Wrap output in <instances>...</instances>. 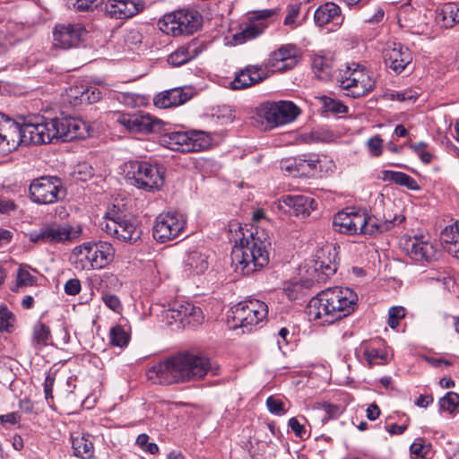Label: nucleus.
Segmentation results:
<instances>
[{
  "instance_id": "e433bc0d",
  "label": "nucleus",
  "mask_w": 459,
  "mask_h": 459,
  "mask_svg": "<svg viewBox=\"0 0 459 459\" xmlns=\"http://www.w3.org/2000/svg\"><path fill=\"white\" fill-rule=\"evenodd\" d=\"M312 68L316 76L322 81H327L333 75V62L327 57L315 56L312 62Z\"/></svg>"
},
{
  "instance_id": "9b49d317",
  "label": "nucleus",
  "mask_w": 459,
  "mask_h": 459,
  "mask_svg": "<svg viewBox=\"0 0 459 459\" xmlns=\"http://www.w3.org/2000/svg\"><path fill=\"white\" fill-rule=\"evenodd\" d=\"M201 24L202 16L195 10H178L164 15L159 21L160 30L173 36L193 34Z\"/></svg>"
},
{
  "instance_id": "c756f323",
  "label": "nucleus",
  "mask_w": 459,
  "mask_h": 459,
  "mask_svg": "<svg viewBox=\"0 0 459 459\" xmlns=\"http://www.w3.org/2000/svg\"><path fill=\"white\" fill-rule=\"evenodd\" d=\"M191 97L192 95L189 92L178 87L157 94L153 99V102L157 108H168L182 105L189 100Z\"/></svg>"
},
{
  "instance_id": "58836bf2",
  "label": "nucleus",
  "mask_w": 459,
  "mask_h": 459,
  "mask_svg": "<svg viewBox=\"0 0 459 459\" xmlns=\"http://www.w3.org/2000/svg\"><path fill=\"white\" fill-rule=\"evenodd\" d=\"M364 355L370 366L384 365L388 361V354L385 350L371 345L366 348Z\"/></svg>"
},
{
  "instance_id": "de8ad7c7",
  "label": "nucleus",
  "mask_w": 459,
  "mask_h": 459,
  "mask_svg": "<svg viewBox=\"0 0 459 459\" xmlns=\"http://www.w3.org/2000/svg\"><path fill=\"white\" fill-rule=\"evenodd\" d=\"M74 97L75 99H79L81 103L85 102L91 104L100 100L101 97V92L100 91V90L92 87L86 89L82 88V91H80V96L75 94Z\"/></svg>"
},
{
  "instance_id": "dca6fc26",
  "label": "nucleus",
  "mask_w": 459,
  "mask_h": 459,
  "mask_svg": "<svg viewBox=\"0 0 459 459\" xmlns=\"http://www.w3.org/2000/svg\"><path fill=\"white\" fill-rule=\"evenodd\" d=\"M116 121L131 134H154L163 126L160 119L142 111L118 114Z\"/></svg>"
},
{
  "instance_id": "cd10ccee",
  "label": "nucleus",
  "mask_w": 459,
  "mask_h": 459,
  "mask_svg": "<svg viewBox=\"0 0 459 459\" xmlns=\"http://www.w3.org/2000/svg\"><path fill=\"white\" fill-rule=\"evenodd\" d=\"M56 129H58L56 139L63 142H71L76 139L84 138L86 135V125L74 118L55 117Z\"/></svg>"
},
{
  "instance_id": "37998d69",
  "label": "nucleus",
  "mask_w": 459,
  "mask_h": 459,
  "mask_svg": "<svg viewBox=\"0 0 459 459\" xmlns=\"http://www.w3.org/2000/svg\"><path fill=\"white\" fill-rule=\"evenodd\" d=\"M51 337L50 330L42 322H38L33 327V341L39 345H47Z\"/></svg>"
},
{
  "instance_id": "603ef678",
  "label": "nucleus",
  "mask_w": 459,
  "mask_h": 459,
  "mask_svg": "<svg viewBox=\"0 0 459 459\" xmlns=\"http://www.w3.org/2000/svg\"><path fill=\"white\" fill-rule=\"evenodd\" d=\"M404 316L405 310L403 307H392L388 311L387 324L392 329H395Z\"/></svg>"
},
{
  "instance_id": "69168bd1",
  "label": "nucleus",
  "mask_w": 459,
  "mask_h": 459,
  "mask_svg": "<svg viewBox=\"0 0 459 459\" xmlns=\"http://www.w3.org/2000/svg\"><path fill=\"white\" fill-rule=\"evenodd\" d=\"M301 289V284L299 282H294L290 286H288L284 289V292L290 300H294L299 299V291Z\"/></svg>"
},
{
  "instance_id": "bf43d9fd",
  "label": "nucleus",
  "mask_w": 459,
  "mask_h": 459,
  "mask_svg": "<svg viewBox=\"0 0 459 459\" xmlns=\"http://www.w3.org/2000/svg\"><path fill=\"white\" fill-rule=\"evenodd\" d=\"M65 292L67 295L74 296L81 291V281L77 278L68 280L64 286Z\"/></svg>"
},
{
  "instance_id": "f03ea898",
  "label": "nucleus",
  "mask_w": 459,
  "mask_h": 459,
  "mask_svg": "<svg viewBox=\"0 0 459 459\" xmlns=\"http://www.w3.org/2000/svg\"><path fill=\"white\" fill-rule=\"evenodd\" d=\"M358 296L351 289L335 286L322 290L307 307L310 321L320 325H332L354 311Z\"/></svg>"
},
{
  "instance_id": "8fccbe9b",
  "label": "nucleus",
  "mask_w": 459,
  "mask_h": 459,
  "mask_svg": "<svg viewBox=\"0 0 459 459\" xmlns=\"http://www.w3.org/2000/svg\"><path fill=\"white\" fill-rule=\"evenodd\" d=\"M430 446L428 445L423 438H416L410 446L411 454L416 458H425L429 452Z\"/></svg>"
},
{
  "instance_id": "c9c22d12",
  "label": "nucleus",
  "mask_w": 459,
  "mask_h": 459,
  "mask_svg": "<svg viewBox=\"0 0 459 459\" xmlns=\"http://www.w3.org/2000/svg\"><path fill=\"white\" fill-rule=\"evenodd\" d=\"M382 179L384 181L394 182L396 185L405 186L410 190L420 189V186L412 177L401 171L384 170Z\"/></svg>"
},
{
  "instance_id": "72a5a7b5",
  "label": "nucleus",
  "mask_w": 459,
  "mask_h": 459,
  "mask_svg": "<svg viewBox=\"0 0 459 459\" xmlns=\"http://www.w3.org/2000/svg\"><path fill=\"white\" fill-rule=\"evenodd\" d=\"M437 22L444 28H452L459 23V5L446 3L437 12Z\"/></svg>"
},
{
  "instance_id": "423d86ee",
  "label": "nucleus",
  "mask_w": 459,
  "mask_h": 459,
  "mask_svg": "<svg viewBox=\"0 0 459 459\" xmlns=\"http://www.w3.org/2000/svg\"><path fill=\"white\" fill-rule=\"evenodd\" d=\"M124 167L126 179L139 189L154 192L164 185L163 166L146 160H129Z\"/></svg>"
},
{
  "instance_id": "f257e3e1",
  "label": "nucleus",
  "mask_w": 459,
  "mask_h": 459,
  "mask_svg": "<svg viewBox=\"0 0 459 459\" xmlns=\"http://www.w3.org/2000/svg\"><path fill=\"white\" fill-rule=\"evenodd\" d=\"M218 369L204 355L178 353L152 366L146 371V377L154 384L171 385L201 380L208 373L215 376Z\"/></svg>"
},
{
  "instance_id": "2eb2a0df",
  "label": "nucleus",
  "mask_w": 459,
  "mask_h": 459,
  "mask_svg": "<svg viewBox=\"0 0 459 459\" xmlns=\"http://www.w3.org/2000/svg\"><path fill=\"white\" fill-rule=\"evenodd\" d=\"M186 224V215L178 212L160 213L155 220L152 228L153 238L167 242L178 237Z\"/></svg>"
},
{
  "instance_id": "c85d7f7f",
  "label": "nucleus",
  "mask_w": 459,
  "mask_h": 459,
  "mask_svg": "<svg viewBox=\"0 0 459 459\" xmlns=\"http://www.w3.org/2000/svg\"><path fill=\"white\" fill-rule=\"evenodd\" d=\"M267 78V72L263 65H247L236 74L231 82L233 90H243L255 85Z\"/></svg>"
},
{
  "instance_id": "4be33fe9",
  "label": "nucleus",
  "mask_w": 459,
  "mask_h": 459,
  "mask_svg": "<svg viewBox=\"0 0 459 459\" xmlns=\"http://www.w3.org/2000/svg\"><path fill=\"white\" fill-rule=\"evenodd\" d=\"M22 126L0 112V156H5L22 143Z\"/></svg>"
},
{
  "instance_id": "393cba45",
  "label": "nucleus",
  "mask_w": 459,
  "mask_h": 459,
  "mask_svg": "<svg viewBox=\"0 0 459 459\" xmlns=\"http://www.w3.org/2000/svg\"><path fill=\"white\" fill-rule=\"evenodd\" d=\"M280 208L287 207L289 213L296 217L307 218L316 209L313 197L303 195H285L279 199Z\"/></svg>"
},
{
  "instance_id": "412c9836",
  "label": "nucleus",
  "mask_w": 459,
  "mask_h": 459,
  "mask_svg": "<svg viewBox=\"0 0 459 459\" xmlns=\"http://www.w3.org/2000/svg\"><path fill=\"white\" fill-rule=\"evenodd\" d=\"M277 13V9H264L254 12L252 16L240 31L233 35V40L236 44H243L247 40H251L261 35L267 28L266 20Z\"/></svg>"
},
{
  "instance_id": "ea45409f",
  "label": "nucleus",
  "mask_w": 459,
  "mask_h": 459,
  "mask_svg": "<svg viewBox=\"0 0 459 459\" xmlns=\"http://www.w3.org/2000/svg\"><path fill=\"white\" fill-rule=\"evenodd\" d=\"M109 340L113 346L123 348L128 344L130 335L123 326L117 325L110 329Z\"/></svg>"
},
{
  "instance_id": "a878e982",
  "label": "nucleus",
  "mask_w": 459,
  "mask_h": 459,
  "mask_svg": "<svg viewBox=\"0 0 459 459\" xmlns=\"http://www.w3.org/2000/svg\"><path fill=\"white\" fill-rule=\"evenodd\" d=\"M385 63L395 74H399L411 63L410 49L400 43H393L384 52Z\"/></svg>"
},
{
  "instance_id": "a18cd8bd",
  "label": "nucleus",
  "mask_w": 459,
  "mask_h": 459,
  "mask_svg": "<svg viewBox=\"0 0 459 459\" xmlns=\"http://www.w3.org/2000/svg\"><path fill=\"white\" fill-rule=\"evenodd\" d=\"M14 316L4 306H0V333H11L13 329Z\"/></svg>"
},
{
  "instance_id": "3c124183",
  "label": "nucleus",
  "mask_w": 459,
  "mask_h": 459,
  "mask_svg": "<svg viewBox=\"0 0 459 459\" xmlns=\"http://www.w3.org/2000/svg\"><path fill=\"white\" fill-rule=\"evenodd\" d=\"M37 277L31 274L29 268L21 266L17 271V282L21 286H33L37 282Z\"/></svg>"
},
{
  "instance_id": "4468645a",
  "label": "nucleus",
  "mask_w": 459,
  "mask_h": 459,
  "mask_svg": "<svg viewBox=\"0 0 459 459\" xmlns=\"http://www.w3.org/2000/svg\"><path fill=\"white\" fill-rule=\"evenodd\" d=\"M337 259L335 247L327 245L318 249L315 255L314 264L307 270L309 278L304 281L306 287L309 288L316 282L325 281L334 274L337 270Z\"/></svg>"
},
{
  "instance_id": "9d476101",
  "label": "nucleus",
  "mask_w": 459,
  "mask_h": 459,
  "mask_svg": "<svg viewBox=\"0 0 459 459\" xmlns=\"http://www.w3.org/2000/svg\"><path fill=\"white\" fill-rule=\"evenodd\" d=\"M267 315V305L264 301L252 299L238 302L232 307L228 317L234 322L232 327H249L248 331H250L253 326L264 323Z\"/></svg>"
},
{
  "instance_id": "864d4df0",
  "label": "nucleus",
  "mask_w": 459,
  "mask_h": 459,
  "mask_svg": "<svg viewBox=\"0 0 459 459\" xmlns=\"http://www.w3.org/2000/svg\"><path fill=\"white\" fill-rule=\"evenodd\" d=\"M321 409L325 414L323 417V421L337 419L343 411L342 408L340 405H335L328 403H324L321 405Z\"/></svg>"
},
{
  "instance_id": "473e14b6",
  "label": "nucleus",
  "mask_w": 459,
  "mask_h": 459,
  "mask_svg": "<svg viewBox=\"0 0 459 459\" xmlns=\"http://www.w3.org/2000/svg\"><path fill=\"white\" fill-rule=\"evenodd\" d=\"M444 248L455 257L459 258V227L452 224L446 227L440 235Z\"/></svg>"
},
{
  "instance_id": "39448f33",
  "label": "nucleus",
  "mask_w": 459,
  "mask_h": 459,
  "mask_svg": "<svg viewBox=\"0 0 459 459\" xmlns=\"http://www.w3.org/2000/svg\"><path fill=\"white\" fill-rule=\"evenodd\" d=\"M115 248L107 241H88L74 247L72 263L77 270H98L114 259Z\"/></svg>"
},
{
  "instance_id": "f8f14e48",
  "label": "nucleus",
  "mask_w": 459,
  "mask_h": 459,
  "mask_svg": "<svg viewBox=\"0 0 459 459\" xmlns=\"http://www.w3.org/2000/svg\"><path fill=\"white\" fill-rule=\"evenodd\" d=\"M108 212L101 223L102 230L118 240L135 243L141 238L142 230L136 219Z\"/></svg>"
},
{
  "instance_id": "7c9ffc66",
  "label": "nucleus",
  "mask_w": 459,
  "mask_h": 459,
  "mask_svg": "<svg viewBox=\"0 0 459 459\" xmlns=\"http://www.w3.org/2000/svg\"><path fill=\"white\" fill-rule=\"evenodd\" d=\"M202 51L201 43L197 40L179 46L168 56V63L172 66H180L196 57Z\"/></svg>"
},
{
  "instance_id": "5fc2aeb1",
  "label": "nucleus",
  "mask_w": 459,
  "mask_h": 459,
  "mask_svg": "<svg viewBox=\"0 0 459 459\" xmlns=\"http://www.w3.org/2000/svg\"><path fill=\"white\" fill-rule=\"evenodd\" d=\"M266 406L268 411L274 415H283L286 413L284 403L278 398L271 395L266 399Z\"/></svg>"
},
{
  "instance_id": "f704fd0d",
  "label": "nucleus",
  "mask_w": 459,
  "mask_h": 459,
  "mask_svg": "<svg viewBox=\"0 0 459 459\" xmlns=\"http://www.w3.org/2000/svg\"><path fill=\"white\" fill-rule=\"evenodd\" d=\"M72 447L74 450V455L78 458H94V446L92 441L90 439V435L88 434L72 437Z\"/></svg>"
},
{
  "instance_id": "aec40b11",
  "label": "nucleus",
  "mask_w": 459,
  "mask_h": 459,
  "mask_svg": "<svg viewBox=\"0 0 459 459\" xmlns=\"http://www.w3.org/2000/svg\"><path fill=\"white\" fill-rule=\"evenodd\" d=\"M403 249L411 260L419 263H430L439 255L436 245L424 235L409 237L403 243Z\"/></svg>"
},
{
  "instance_id": "a211bd4d",
  "label": "nucleus",
  "mask_w": 459,
  "mask_h": 459,
  "mask_svg": "<svg viewBox=\"0 0 459 459\" xmlns=\"http://www.w3.org/2000/svg\"><path fill=\"white\" fill-rule=\"evenodd\" d=\"M258 113L269 125L281 126L293 121L299 116V108L291 101L281 100L261 106Z\"/></svg>"
},
{
  "instance_id": "bb28decb",
  "label": "nucleus",
  "mask_w": 459,
  "mask_h": 459,
  "mask_svg": "<svg viewBox=\"0 0 459 459\" xmlns=\"http://www.w3.org/2000/svg\"><path fill=\"white\" fill-rule=\"evenodd\" d=\"M144 9L142 1L134 0H108L105 4V11L115 19L131 18Z\"/></svg>"
},
{
  "instance_id": "6e6552de",
  "label": "nucleus",
  "mask_w": 459,
  "mask_h": 459,
  "mask_svg": "<svg viewBox=\"0 0 459 459\" xmlns=\"http://www.w3.org/2000/svg\"><path fill=\"white\" fill-rule=\"evenodd\" d=\"M22 143L45 144L56 139L58 129H56L55 118H47L44 116L34 114L23 118Z\"/></svg>"
},
{
  "instance_id": "2f4dec72",
  "label": "nucleus",
  "mask_w": 459,
  "mask_h": 459,
  "mask_svg": "<svg viewBox=\"0 0 459 459\" xmlns=\"http://www.w3.org/2000/svg\"><path fill=\"white\" fill-rule=\"evenodd\" d=\"M314 20L318 26L332 23L333 27L339 28L342 23L343 18L341 15V8L336 4L328 2L321 4L316 10Z\"/></svg>"
},
{
  "instance_id": "ddd939ff",
  "label": "nucleus",
  "mask_w": 459,
  "mask_h": 459,
  "mask_svg": "<svg viewBox=\"0 0 459 459\" xmlns=\"http://www.w3.org/2000/svg\"><path fill=\"white\" fill-rule=\"evenodd\" d=\"M339 82L347 95L355 99L367 95L375 87V81L365 67L355 63L346 66Z\"/></svg>"
},
{
  "instance_id": "680f3d73",
  "label": "nucleus",
  "mask_w": 459,
  "mask_h": 459,
  "mask_svg": "<svg viewBox=\"0 0 459 459\" xmlns=\"http://www.w3.org/2000/svg\"><path fill=\"white\" fill-rule=\"evenodd\" d=\"M104 304L115 312H117L121 307V302L119 299L113 294H106L102 297Z\"/></svg>"
},
{
  "instance_id": "6ab92c4d",
  "label": "nucleus",
  "mask_w": 459,
  "mask_h": 459,
  "mask_svg": "<svg viewBox=\"0 0 459 459\" xmlns=\"http://www.w3.org/2000/svg\"><path fill=\"white\" fill-rule=\"evenodd\" d=\"M163 313L168 324L179 321L183 325L195 326L204 321L201 308L186 301H174Z\"/></svg>"
},
{
  "instance_id": "c03bdc74",
  "label": "nucleus",
  "mask_w": 459,
  "mask_h": 459,
  "mask_svg": "<svg viewBox=\"0 0 459 459\" xmlns=\"http://www.w3.org/2000/svg\"><path fill=\"white\" fill-rule=\"evenodd\" d=\"M103 3V0H67L69 7L78 12L93 11Z\"/></svg>"
},
{
  "instance_id": "0e129e2a",
  "label": "nucleus",
  "mask_w": 459,
  "mask_h": 459,
  "mask_svg": "<svg viewBox=\"0 0 459 459\" xmlns=\"http://www.w3.org/2000/svg\"><path fill=\"white\" fill-rule=\"evenodd\" d=\"M17 208L14 202L7 198H0V213L9 214Z\"/></svg>"
},
{
  "instance_id": "09e8293b",
  "label": "nucleus",
  "mask_w": 459,
  "mask_h": 459,
  "mask_svg": "<svg viewBox=\"0 0 459 459\" xmlns=\"http://www.w3.org/2000/svg\"><path fill=\"white\" fill-rule=\"evenodd\" d=\"M440 408L448 412H453L459 405V394L455 392H448L439 400Z\"/></svg>"
},
{
  "instance_id": "0eeeda50",
  "label": "nucleus",
  "mask_w": 459,
  "mask_h": 459,
  "mask_svg": "<svg viewBox=\"0 0 459 459\" xmlns=\"http://www.w3.org/2000/svg\"><path fill=\"white\" fill-rule=\"evenodd\" d=\"M82 234L80 224L69 222L44 223L39 230H32L28 233V238L34 244H67L77 240Z\"/></svg>"
},
{
  "instance_id": "79ce46f5",
  "label": "nucleus",
  "mask_w": 459,
  "mask_h": 459,
  "mask_svg": "<svg viewBox=\"0 0 459 459\" xmlns=\"http://www.w3.org/2000/svg\"><path fill=\"white\" fill-rule=\"evenodd\" d=\"M94 174V169L92 166L86 162H79L77 165L74 166V170L72 172V176L76 181H87L88 179L91 178V177Z\"/></svg>"
},
{
  "instance_id": "338daca9",
  "label": "nucleus",
  "mask_w": 459,
  "mask_h": 459,
  "mask_svg": "<svg viewBox=\"0 0 459 459\" xmlns=\"http://www.w3.org/2000/svg\"><path fill=\"white\" fill-rule=\"evenodd\" d=\"M294 167L297 168L298 174L300 176L307 175V169H306V156H299L293 158Z\"/></svg>"
},
{
  "instance_id": "774afa93",
  "label": "nucleus",
  "mask_w": 459,
  "mask_h": 459,
  "mask_svg": "<svg viewBox=\"0 0 459 459\" xmlns=\"http://www.w3.org/2000/svg\"><path fill=\"white\" fill-rule=\"evenodd\" d=\"M281 169L288 171L292 177H300L298 174L297 168L294 167L293 159H289L281 162Z\"/></svg>"
},
{
  "instance_id": "6e6d98bb",
  "label": "nucleus",
  "mask_w": 459,
  "mask_h": 459,
  "mask_svg": "<svg viewBox=\"0 0 459 459\" xmlns=\"http://www.w3.org/2000/svg\"><path fill=\"white\" fill-rule=\"evenodd\" d=\"M367 147L373 156H380L383 152V140L380 135H375L367 142Z\"/></svg>"
},
{
  "instance_id": "49530a36",
  "label": "nucleus",
  "mask_w": 459,
  "mask_h": 459,
  "mask_svg": "<svg viewBox=\"0 0 459 459\" xmlns=\"http://www.w3.org/2000/svg\"><path fill=\"white\" fill-rule=\"evenodd\" d=\"M407 145L418 155L423 163L429 164L431 162L433 155L427 150L428 144L425 142L408 143Z\"/></svg>"
},
{
  "instance_id": "13d9d810",
  "label": "nucleus",
  "mask_w": 459,
  "mask_h": 459,
  "mask_svg": "<svg viewBox=\"0 0 459 459\" xmlns=\"http://www.w3.org/2000/svg\"><path fill=\"white\" fill-rule=\"evenodd\" d=\"M417 97L418 93L411 89H407L402 91H396L390 94V100L401 102L407 100H415Z\"/></svg>"
},
{
  "instance_id": "e2e57ef3",
  "label": "nucleus",
  "mask_w": 459,
  "mask_h": 459,
  "mask_svg": "<svg viewBox=\"0 0 459 459\" xmlns=\"http://www.w3.org/2000/svg\"><path fill=\"white\" fill-rule=\"evenodd\" d=\"M289 427L291 429L294 434L300 438H304V437L307 435V431L304 426L301 425L299 421L294 417L290 419Z\"/></svg>"
},
{
  "instance_id": "7ed1b4c3",
  "label": "nucleus",
  "mask_w": 459,
  "mask_h": 459,
  "mask_svg": "<svg viewBox=\"0 0 459 459\" xmlns=\"http://www.w3.org/2000/svg\"><path fill=\"white\" fill-rule=\"evenodd\" d=\"M272 243L264 231L255 230L243 238L231 251V265L236 273L250 275L269 264Z\"/></svg>"
},
{
  "instance_id": "1a4fd4ad",
  "label": "nucleus",
  "mask_w": 459,
  "mask_h": 459,
  "mask_svg": "<svg viewBox=\"0 0 459 459\" xmlns=\"http://www.w3.org/2000/svg\"><path fill=\"white\" fill-rule=\"evenodd\" d=\"M211 137L204 131L170 132L160 137L161 145L176 152H199L211 145Z\"/></svg>"
},
{
  "instance_id": "a19ab883",
  "label": "nucleus",
  "mask_w": 459,
  "mask_h": 459,
  "mask_svg": "<svg viewBox=\"0 0 459 459\" xmlns=\"http://www.w3.org/2000/svg\"><path fill=\"white\" fill-rule=\"evenodd\" d=\"M319 100L321 101L325 112H331L337 115L345 114L348 111L347 106L338 100H334L327 96H321Z\"/></svg>"
},
{
  "instance_id": "f3484780",
  "label": "nucleus",
  "mask_w": 459,
  "mask_h": 459,
  "mask_svg": "<svg viewBox=\"0 0 459 459\" xmlns=\"http://www.w3.org/2000/svg\"><path fill=\"white\" fill-rule=\"evenodd\" d=\"M30 195L32 202L39 204H50L57 202L64 192L62 183L56 177H41L34 179L30 185Z\"/></svg>"
},
{
  "instance_id": "4c0bfd02",
  "label": "nucleus",
  "mask_w": 459,
  "mask_h": 459,
  "mask_svg": "<svg viewBox=\"0 0 459 459\" xmlns=\"http://www.w3.org/2000/svg\"><path fill=\"white\" fill-rule=\"evenodd\" d=\"M185 264L189 271L196 274L204 273L208 268L207 257L197 251H193L188 254L187 258L185 261Z\"/></svg>"
},
{
  "instance_id": "4d7b16f0",
  "label": "nucleus",
  "mask_w": 459,
  "mask_h": 459,
  "mask_svg": "<svg viewBox=\"0 0 459 459\" xmlns=\"http://www.w3.org/2000/svg\"><path fill=\"white\" fill-rule=\"evenodd\" d=\"M385 17V11L381 6L376 5L372 10V13H367L364 14L365 22L376 24L383 21Z\"/></svg>"
},
{
  "instance_id": "052dcab7",
  "label": "nucleus",
  "mask_w": 459,
  "mask_h": 459,
  "mask_svg": "<svg viewBox=\"0 0 459 459\" xmlns=\"http://www.w3.org/2000/svg\"><path fill=\"white\" fill-rule=\"evenodd\" d=\"M55 383V373L48 371L44 381V394L47 400L53 398V385Z\"/></svg>"
},
{
  "instance_id": "5701e85b",
  "label": "nucleus",
  "mask_w": 459,
  "mask_h": 459,
  "mask_svg": "<svg viewBox=\"0 0 459 459\" xmlns=\"http://www.w3.org/2000/svg\"><path fill=\"white\" fill-rule=\"evenodd\" d=\"M87 33L81 22L59 23L53 29V39L56 47L69 49L80 46Z\"/></svg>"
},
{
  "instance_id": "b1692460",
  "label": "nucleus",
  "mask_w": 459,
  "mask_h": 459,
  "mask_svg": "<svg viewBox=\"0 0 459 459\" xmlns=\"http://www.w3.org/2000/svg\"><path fill=\"white\" fill-rule=\"evenodd\" d=\"M297 64V51L291 45H284L273 51L264 64L267 72H283L293 68Z\"/></svg>"
},
{
  "instance_id": "20e7f679",
  "label": "nucleus",
  "mask_w": 459,
  "mask_h": 459,
  "mask_svg": "<svg viewBox=\"0 0 459 459\" xmlns=\"http://www.w3.org/2000/svg\"><path fill=\"white\" fill-rule=\"evenodd\" d=\"M404 220V216L399 215L391 220L380 221L369 216L366 211L347 208L334 215L333 228L335 231L346 235H373L388 231Z\"/></svg>"
}]
</instances>
